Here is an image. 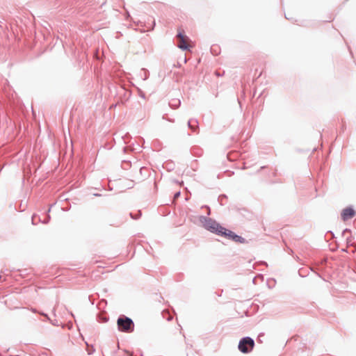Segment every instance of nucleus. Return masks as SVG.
I'll use <instances>...</instances> for the list:
<instances>
[{"instance_id":"obj_1","label":"nucleus","mask_w":356,"mask_h":356,"mask_svg":"<svg viewBox=\"0 0 356 356\" xmlns=\"http://www.w3.org/2000/svg\"><path fill=\"white\" fill-rule=\"evenodd\" d=\"M117 325L118 330L121 332H131L134 331V322L131 318L128 317H120L117 321Z\"/></svg>"},{"instance_id":"obj_2","label":"nucleus","mask_w":356,"mask_h":356,"mask_svg":"<svg viewBox=\"0 0 356 356\" xmlns=\"http://www.w3.org/2000/svg\"><path fill=\"white\" fill-rule=\"evenodd\" d=\"M177 38L178 40L177 47L179 49L186 50L193 47L191 44L189 38L184 34V31L183 30H179Z\"/></svg>"},{"instance_id":"obj_3","label":"nucleus","mask_w":356,"mask_h":356,"mask_svg":"<svg viewBox=\"0 0 356 356\" xmlns=\"http://www.w3.org/2000/svg\"><path fill=\"white\" fill-rule=\"evenodd\" d=\"M254 346V340L250 337L243 338L238 343V349L243 353L250 352Z\"/></svg>"},{"instance_id":"obj_4","label":"nucleus","mask_w":356,"mask_h":356,"mask_svg":"<svg viewBox=\"0 0 356 356\" xmlns=\"http://www.w3.org/2000/svg\"><path fill=\"white\" fill-rule=\"evenodd\" d=\"M204 226L207 229L218 234H220V230H222V227L211 219L205 220Z\"/></svg>"},{"instance_id":"obj_5","label":"nucleus","mask_w":356,"mask_h":356,"mask_svg":"<svg viewBox=\"0 0 356 356\" xmlns=\"http://www.w3.org/2000/svg\"><path fill=\"white\" fill-rule=\"evenodd\" d=\"M219 235L224 236L226 238L232 239L236 242L242 243L244 241V239L241 236L236 235L231 230L227 229L225 227H222V230H220Z\"/></svg>"},{"instance_id":"obj_6","label":"nucleus","mask_w":356,"mask_h":356,"mask_svg":"<svg viewBox=\"0 0 356 356\" xmlns=\"http://www.w3.org/2000/svg\"><path fill=\"white\" fill-rule=\"evenodd\" d=\"M355 215V211L353 208L347 207L345 208L341 212V218L343 221H346Z\"/></svg>"}]
</instances>
